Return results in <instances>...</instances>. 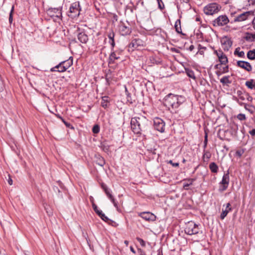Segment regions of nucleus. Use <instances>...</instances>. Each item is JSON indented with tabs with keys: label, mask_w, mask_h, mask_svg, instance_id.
<instances>
[{
	"label": "nucleus",
	"mask_w": 255,
	"mask_h": 255,
	"mask_svg": "<svg viewBox=\"0 0 255 255\" xmlns=\"http://www.w3.org/2000/svg\"><path fill=\"white\" fill-rule=\"evenodd\" d=\"M101 187L103 190L104 191L105 194L108 197V198L111 201V202L113 203L115 207H117V203H116L113 196L112 194L111 190L108 187V186L104 183L101 184Z\"/></svg>",
	"instance_id": "nucleus-11"
},
{
	"label": "nucleus",
	"mask_w": 255,
	"mask_h": 255,
	"mask_svg": "<svg viewBox=\"0 0 255 255\" xmlns=\"http://www.w3.org/2000/svg\"><path fill=\"white\" fill-rule=\"evenodd\" d=\"M71 58V57L70 58ZM61 63L63 67H62L61 71L65 72L73 64L72 59L70 60V59H69V60L62 61L61 62Z\"/></svg>",
	"instance_id": "nucleus-18"
},
{
	"label": "nucleus",
	"mask_w": 255,
	"mask_h": 255,
	"mask_svg": "<svg viewBox=\"0 0 255 255\" xmlns=\"http://www.w3.org/2000/svg\"><path fill=\"white\" fill-rule=\"evenodd\" d=\"M63 67L61 62H60L59 64L51 68L50 71L51 72H64V71H62L61 68Z\"/></svg>",
	"instance_id": "nucleus-24"
},
{
	"label": "nucleus",
	"mask_w": 255,
	"mask_h": 255,
	"mask_svg": "<svg viewBox=\"0 0 255 255\" xmlns=\"http://www.w3.org/2000/svg\"><path fill=\"white\" fill-rule=\"evenodd\" d=\"M109 102V97L104 96L102 98L101 106L105 109L108 107V103Z\"/></svg>",
	"instance_id": "nucleus-26"
},
{
	"label": "nucleus",
	"mask_w": 255,
	"mask_h": 255,
	"mask_svg": "<svg viewBox=\"0 0 255 255\" xmlns=\"http://www.w3.org/2000/svg\"><path fill=\"white\" fill-rule=\"evenodd\" d=\"M185 72L189 77L192 78L193 79H195L196 78L194 72L192 70L190 69H185Z\"/></svg>",
	"instance_id": "nucleus-27"
},
{
	"label": "nucleus",
	"mask_w": 255,
	"mask_h": 255,
	"mask_svg": "<svg viewBox=\"0 0 255 255\" xmlns=\"http://www.w3.org/2000/svg\"><path fill=\"white\" fill-rule=\"evenodd\" d=\"M138 216L144 220L148 222H153L156 220V217L150 212H143L139 213Z\"/></svg>",
	"instance_id": "nucleus-10"
},
{
	"label": "nucleus",
	"mask_w": 255,
	"mask_h": 255,
	"mask_svg": "<svg viewBox=\"0 0 255 255\" xmlns=\"http://www.w3.org/2000/svg\"><path fill=\"white\" fill-rule=\"evenodd\" d=\"M211 157V153L209 151L204 150V154L203 158H207V159H209Z\"/></svg>",
	"instance_id": "nucleus-38"
},
{
	"label": "nucleus",
	"mask_w": 255,
	"mask_h": 255,
	"mask_svg": "<svg viewBox=\"0 0 255 255\" xmlns=\"http://www.w3.org/2000/svg\"><path fill=\"white\" fill-rule=\"evenodd\" d=\"M62 120L67 127H70L71 125L70 123L65 122L63 119H62Z\"/></svg>",
	"instance_id": "nucleus-52"
},
{
	"label": "nucleus",
	"mask_w": 255,
	"mask_h": 255,
	"mask_svg": "<svg viewBox=\"0 0 255 255\" xmlns=\"http://www.w3.org/2000/svg\"><path fill=\"white\" fill-rule=\"evenodd\" d=\"M92 131L94 133H98L100 131V127L98 125H95L93 128Z\"/></svg>",
	"instance_id": "nucleus-37"
},
{
	"label": "nucleus",
	"mask_w": 255,
	"mask_h": 255,
	"mask_svg": "<svg viewBox=\"0 0 255 255\" xmlns=\"http://www.w3.org/2000/svg\"><path fill=\"white\" fill-rule=\"evenodd\" d=\"M237 118L240 121H244L246 120V116L243 114H239L237 116Z\"/></svg>",
	"instance_id": "nucleus-40"
},
{
	"label": "nucleus",
	"mask_w": 255,
	"mask_h": 255,
	"mask_svg": "<svg viewBox=\"0 0 255 255\" xmlns=\"http://www.w3.org/2000/svg\"><path fill=\"white\" fill-rule=\"evenodd\" d=\"M119 31L122 35H129L131 33L129 27L126 26L124 23H121L119 25Z\"/></svg>",
	"instance_id": "nucleus-15"
},
{
	"label": "nucleus",
	"mask_w": 255,
	"mask_h": 255,
	"mask_svg": "<svg viewBox=\"0 0 255 255\" xmlns=\"http://www.w3.org/2000/svg\"><path fill=\"white\" fill-rule=\"evenodd\" d=\"M230 211H228V209H223L222 210V212L221 214V215H220V218L222 219V220H223L224 219V218L227 216V215H228V213L230 212Z\"/></svg>",
	"instance_id": "nucleus-32"
},
{
	"label": "nucleus",
	"mask_w": 255,
	"mask_h": 255,
	"mask_svg": "<svg viewBox=\"0 0 255 255\" xmlns=\"http://www.w3.org/2000/svg\"><path fill=\"white\" fill-rule=\"evenodd\" d=\"M167 163L171 164L174 167H178L179 166L178 162H175V163L173 162V161L171 160L168 161Z\"/></svg>",
	"instance_id": "nucleus-42"
},
{
	"label": "nucleus",
	"mask_w": 255,
	"mask_h": 255,
	"mask_svg": "<svg viewBox=\"0 0 255 255\" xmlns=\"http://www.w3.org/2000/svg\"><path fill=\"white\" fill-rule=\"evenodd\" d=\"M220 82L223 85L228 84L231 83L229 80V76H224L220 79Z\"/></svg>",
	"instance_id": "nucleus-30"
},
{
	"label": "nucleus",
	"mask_w": 255,
	"mask_h": 255,
	"mask_svg": "<svg viewBox=\"0 0 255 255\" xmlns=\"http://www.w3.org/2000/svg\"><path fill=\"white\" fill-rule=\"evenodd\" d=\"M92 207L95 212H96L99 210L97 206L94 202H93L92 204Z\"/></svg>",
	"instance_id": "nucleus-48"
},
{
	"label": "nucleus",
	"mask_w": 255,
	"mask_h": 255,
	"mask_svg": "<svg viewBox=\"0 0 255 255\" xmlns=\"http://www.w3.org/2000/svg\"><path fill=\"white\" fill-rule=\"evenodd\" d=\"M115 34L113 31H111L108 34V37L109 39V43L111 44L112 48L111 50H113L114 47L115 46V42L114 40Z\"/></svg>",
	"instance_id": "nucleus-20"
},
{
	"label": "nucleus",
	"mask_w": 255,
	"mask_h": 255,
	"mask_svg": "<svg viewBox=\"0 0 255 255\" xmlns=\"http://www.w3.org/2000/svg\"><path fill=\"white\" fill-rule=\"evenodd\" d=\"M148 124L149 121L145 117H135L131 120V128L135 134H141L147 130Z\"/></svg>",
	"instance_id": "nucleus-1"
},
{
	"label": "nucleus",
	"mask_w": 255,
	"mask_h": 255,
	"mask_svg": "<svg viewBox=\"0 0 255 255\" xmlns=\"http://www.w3.org/2000/svg\"><path fill=\"white\" fill-rule=\"evenodd\" d=\"M207 141H208L207 134H206L205 135V139H204V146H203V147H204V149H205L206 146H207Z\"/></svg>",
	"instance_id": "nucleus-44"
},
{
	"label": "nucleus",
	"mask_w": 255,
	"mask_h": 255,
	"mask_svg": "<svg viewBox=\"0 0 255 255\" xmlns=\"http://www.w3.org/2000/svg\"><path fill=\"white\" fill-rule=\"evenodd\" d=\"M185 101V98L182 96L169 94L164 99L165 105L172 112H176V109Z\"/></svg>",
	"instance_id": "nucleus-2"
},
{
	"label": "nucleus",
	"mask_w": 255,
	"mask_h": 255,
	"mask_svg": "<svg viewBox=\"0 0 255 255\" xmlns=\"http://www.w3.org/2000/svg\"><path fill=\"white\" fill-rule=\"evenodd\" d=\"M158 3V8L162 10L164 8V5L162 0H156Z\"/></svg>",
	"instance_id": "nucleus-35"
},
{
	"label": "nucleus",
	"mask_w": 255,
	"mask_h": 255,
	"mask_svg": "<svg viewBox=\"0 0 255 255\" xmlns=\"http://www.w3.org/2000/svg\"><path fill=\"white\" fill-rule=\"evenodd\" d=\"M182 2L185 3H188L189 1V0H182Z\"/></svg>",
	"instance_id": "nucleus-61"
},
{
	"label": "nucleus",
	"mask_w": 255,
	"mask_h": 255,
	"mask_svg": "<svg viewBox=\"0 0 255 255\" xmlns=\"http://www.w3.org/2000/svg\"><path fill=\"white\" fill-rule=\"evenodd\" d=\"M145 42L139 38H135L132 40L131 42L129 44V47H132L134 49H139V48L144 46Z\"/></svg>",
	"instance_id": "nucleus-12"
},
{
	"label": "nucleus",
	"mask_w": 255,
	"mask_h": 255,
	"mask_svg": "<svg viewBox=\"0 0 255 255\" xmlns=\"http://www.w3.org/2000/svg\"><path fill=\"white\" fill-rule=\"evenodd\" d=\"M211 171L213 173H217L218 170V166L215 162H211L209 165Z\"/></svg>",
	"instance_id": "nucleus-25"
},
{
	"label": "nucleus",
	"mask_w": 255,
	"mask_h": 255,
	"mask_svg": "<svg viewBox=\"0 0 255 255\" xmlns=\"http://www.w3.org/2000/svg\"><path fill=\"white\" fill-rule=\"evenodd\" d=\"M195 180V179H188V182L184 183L183 185V187L185 189H187L188 187L192 184L193 182Z\"/></svg>",
	"instance_id": "nucleus-31"
},
{
	"label": "nucleus",
	"mask_w": 255,
	"mask_h": 255,
	"mask_svg": "<svg viewBox=\"0 0 255 255\" xmlns=\"http://www.w3.org/2000/svg\"><path fill=\"white\" fill-rule=\"evenodd\" d=\"M112 52L109 58V64H113L116 60L120 58L121 51L111 50Z\"/></svg>",
	"instance_id": "nucleus-13"
},
{
	"label": "nucleus",
	"mask_w": 255,
	"mask_h": 255,
	"mask_svg": "<svg viewBox=\"0 0 255 255\" xmlns=\"http://www.w3.org/2000/svg\"><path fill=\"white\" fill-rule=\"evenodd\" d=\"M229 22V19L227 15H221L213 21L214 26H221L227 24Z\"/></svg>",
	"instance_id": "nucleus-6"
},
{
	"label": "nucleus",
	"mask_w": 255,
	"mask_h": 255,
	"mask_svg": "<svg viewBox=\"0 0 255 255\" xmlns=\"http://www.w3.org/2000/svg\"><path fill=\"white\" fill-rule=\"evenodd\" d=\"M240 48H237L234 51V54L238 55L240 57H243L245 55V53L243 51H240Z\"/></svg>",
	"instance_id": "nucleus-28"
},
{
	"label": "nucleus",
	"mask_w": 255,
	"mask_h": 255,
	"mask_svg": "<svg viewBox=\"0 0 255 255\" xmlns=\"http://www.w3.org/2000/svg\"><path fill=\"white\" fill-rule=\"evenodd\" d=\"M130 251H131L133 253H134V254H135V251H134V249L133 248V247H130Z\"/></svg>",
	"instance_id": "nucleus-57"
},
{
	"label": "nucleus",
	"mask_w": 255,
	"mask_h": 255,
	"mask_svg": "<svg viewBox=\"0 0 255 255\" xmlns=\"http://www.w3.org/2000/svg\"><path fill=\"white\" fill-rule=\"evenodd\" d=\"M245 96L247 97V100L249 101H252L253 98L251 96H249L248 95H246Z\"/></svg>",
	"instance_id": "nucleus-51"
},
{
	"label": "nucleus",
	"mask_w": 255,
	"mask_h": 255,
	"mask_svg": "<svg viewBox=\"0 0 255 255\" xmlns=\"http://www.w3.org/2000/svg\"><path fill=\"white\" fill-rule=\"evenodd\" d=\"M221 7L216 3L208 4L204 7V12L206 15H213L218 12Z\"/></svg>",
	"instance_id": "nucleus-4"
},
{
	"label": "nucleus",
	"mask_w": 255,
	"mask_h": 255,
	"mask_svg": "<svg viewBox=\"0 0 255 255\" xmlns=\"http://www.w3.org/2000/svg\"><path fill=\"white\" fill-rule=\"evenodd\" d=\"M251 15L250 11L244 12L242 13L237 15L234 19V22L243 21L248 19V17Z\"/></svg>",
	"instance_id": "nucleus-16"
},
{
	"label": "nucleus",
	"mask_w": 255,
	"mask_h": 255,
	"mask_svg": "<svg viewBox=\"0 0 255 255\" xmlns=\"http://www.w3.org/2000/svg\"><path fill=\"white\" fill-rule=\"evenodd\" d=\"M7 182L10 185H11L12 184V180L9 176L8 179L7 180Z\"/></svg>",
	"instance_id": "nucleus-55"
},
{
	"label": "nucleus",
	"mask_w": 255,
	"mask_h": 255,
	"mask_svg": "<svg viewBox=\"0 0 255 255\" xmlns=\"http://www.w3.org/2000/svg\"><path fill=\"white\" fill-rule=\"evenodd\" d=\"M228 210V211H232V209L231 207V204L228 203L226 204V208Z\"/></svg>",
	"instance_id": "nucleus-49"
},
{
	"label": "nucleus",
	"mask_w": 255,
	"mask_h": 255,
	"mask_svg": "<svg viewBox=\"0 0 255 255\" xmlns=\"http://www.w3.org/2000/svg\"><path fill=\"white\" fill-rule=\"evenodd\" d=\"M201 49H206L205 47H202L201 46V45H199V51L198 52L200 54H203V53H204V51L203 50H201Z\"/></svg>",
	"instance_id": "nucleus-45"
},
{
	"label": "nucleus",
	"mask_w": 255,
	"mask_h": 255,
	"mask_svg": "<svg viewBox=\"0 0 255 255\" xmlns=\"http://www.w3.org/2000/svg\"><path fill=\"white\" fill-rule=\"evenodd\" d=\"M249 132L251 135L253 136L255 135V129H253L252 130H250Z\"/></svg>",
	"instance_id": "nucleus-53"
},
{
	"label": "nucleus",
	"mask_w": 255,
	"mask_h": 255,
	"mask_svg": "<svg viewBox=\"0 0 255 255\" xmlns=\"http://www.w3.org/2000/svg\"><path fill=\"white\" fill-rule=\"evenodd\" d=\"M214 53L217 55L220 62V64L215 65L216 68H219L221 65H225L228 63V58L222 50H214Z\"/></svg>",
	"instance_id": "nucleus-7"
},
{
	"label": "nucleus",
	"mask_w": 255,
	"mask_h": 255,
	"mask_svg": "<svg viewBox=\"0 0 255 255\" xmlns=\"http://www.w3.org/2000/svg\"><path fill=\"white\" fill-rule=\"evenodd\" d=\"M174 27H175V29L176 31L178 33L183 34L182 33L181 27V25H180V19H177L175 21Z\"/></svg>",
	"instance_id": "nucleus-23"
},
{
	"label": "nucleus",
	"mask_w": 255,
	"mask_h": 255,
	"mask_svg": "<svg viewBox=\"0 0 255 255\" xmlns=\"http://www.w3.org/2000/svg\"><path fill=\"white\" fill-rule=\"evenodd\" d=\"M185 232L189 235H195L199 232V226L192 221L189 222L185 228Z\"/></svg>",
	"instance_id": "nucleus-5"
},
{
	"label": "nucleus",
	"mask_w": 255,
	"mask_h": 255,
	"mask_svg": "<svg viewBox=\"0 0 255 255\" xmlns=\"http://www.w3.org/2000/svg\"><path fill=\"white\" fill-rule=\"evenodd\" d=\"M241 99H242V100H244L245 99V98L243 97V96H241Z\"/></svg>",
	"instance_id": "nucleus-64"
},
{
	"label": "nucleus",
	"mask_w": 255,
	"mask_h": 255,
	"mask_svg": "<svg viewBox=\"0 0 255 255\" xmlns=\"http://www.w3.org/2000/svg\"><path fill=\"white\" fill-rule=\"evenodd\" d=\"M194 49V46L193 45H190V47H189V50L191 51H192Z\"/></svg>",
	"instance_id": "nucleus-56"
},
{
	"label": "nucleus",
	"mask_w": 255,
	"mask_h": 255,
	"mask_svg": "<svg viewBox=\"0 0 255 255\" xmlns=\"http://www.w3.org/2000/svg\"><path fill=\"white\" fill-rule=\"evenodd\" d=\"M96 213L99 217L103 213V212L99 209Z\"/></svg>",
	"instance_id": "nucleus-54"
},
{
	"label": "nucleus",
	"mask_w": 255,
	"mask_h": 255,
	"mask_svg": "<svg viewBox=\"0 0 255 255\" xmlns=\"http://www.w3.org/2000/svg\"><path fill=\"white\" fill-rule=\"evenodd\" d=\"M253 24L254 28L255 29V17L254 18V19L253 20Z\"/></svg>",
	"instance_id": "nucleus-58"
},
{
	"label": "nucleus",
	"mask_w": 255,
	"mask_h": 255,
	"mask_svg": "<svg viewBox=\"0 0 255 255\" xmlns=\"http://www.w3.org/2000/svg\"><path fill=\"white\" fill-rule=\"evenodd\" d=\"M100 217L104 221L108 222L110 221V219L104 214L103 213Z\"/></svg>",
	"instance_id": "nucleus-41"
},
{
	"label": "nucleus",
	"mask_w": 255,
	"mask_h": 255,
	"mask_svg": "<svg viewBox=\"0 0 255 255\" xmlns=\"http://www.w3.org/2000/svg\"><path fill=\"white\" fill-rule=\"evenodd\" d=\"M229 71V66H226L225 67L223 68L222 73H227Z\"/></svg>",
	"instance_id": "nucleus-46"
},
{
	"label": "nucleus",
	"mask_w": 255,
	"mask_h": 255,
	"mask_svg": "<svg viewBox=\"0 0 255 255\" xmlns=\"http://www.w3.org/2000/svg\"><path fill=\"white\" fill-rule=\"evenodd\" d=\"M136 239L139 243V244L142 247H144L145 246V243L142 239L139 237H137Z\"/></svg>",
	"instance_id": "nucleus-39"
},
{
	"label": "nucleus",
	"mask_w": 255,
	"mask_h": 255,
	"mask_svg": "<svg viewBox=\"0 0 255 255\" xmlns=\"http://www.w3.org/2000/svg\"><path fill=\"white\" fill-rule=\"evenodd\" d=\"M247 57L251 60L255 59V50H250L247 53Z\"/></svg>",
	"instance_id": "nucleus-29"
},
{
	"label": "nucleus",
	"mask_w": 255,
	"mask_h": 255,
	"mask_svg": "<svg viewBox=\"0 0 255 255\" xmlns=\"http://www.w3.org/2000/svg\"><path fill=\"white\" fill-rule=\"evenodd\" d=\"M171 50L177 53H179V50L175 48H171Z\"/></svg>",
	"instance_id": "nucleus-50"
},
{
	"label": "nucleus",
	"mask_w": 255,
	"mask_h": 255,
	"mask_svg": "<svg viewBox=\"0 0 255 255\" xmlns=\"http://www.w3.org/2000/svg\"><path fill=\"white\" fill-rule=\"evenodd\" d=\"M236 153L239 156H241L242 155V153L241 152V151H237Z\"/></svg>",
	"instance_id": "nucleus-60"
},
{
	"label": "nucleus",
	"mask_w": 255,
	"mask_h": 255,
	"mask_svg": "<svg viewBox=\"0 0 255 255\" xmlns=\"http://www.w3.org/2000/svg\"><path fill=\"white\" fill-rule=\"evenodd\" d=\"M106 80L107 82L109 83V78L108 77V75L107 74L106 76Z\"/></svg>",
	"instance_id": "nucleus-59"
},
{
	"label": "nucleus",
	"mask_w": 255,
	"mask_h": 255,
	"mask_svg": "<svg viewBox=\"0 0 255 255\" xmlns=\"http://www.w3.org/2000/svg\"><path fill=\"white\" fill-rule=\"evenodd\" d=\"M126 92L127 96V100L128 101H129L131 100V96L130 94L128 92L127 88H126Z\"/></svg>",
	"instance_id": "nucleus-47"
},
{
	"label": "nucleus",
	"mask_w": 255,
	"mask_h": 255,
	"mask_svg": "<svg viewBox=\"0 0 255 255\" xmlns=\"http://www.w3.org/2000/svg\"><path fill=\"white\" fill-rule=\"evenodd\" d=\"M220 186H219V191L220 192H222L224 191H225L229 185H226V184H219Z\"/></svg>",
	"instance_id": "nucleus-34"
},
{
	"label": "nucleus",
	"mask_w": 255,
	"mask_h": 255,
	"mask_svg": "<svg viewBox=\"0 0 255 255\" xmlns=\"http://www.w3.org/2000/svg\"><path fill=\"white\" fill-rule=\"evenodd\" d=\"M81 7L79 1L75 2L71 4L68 16L72 18L78 17L80 13Z\"/></svg>",
	"instance_id": "nucleus-3"
},
{
	"label": "nucleus",
	"mask_w": 255,
	"mask_h": 255,
	"mask_svg": "<svg viewBox=\"0 0 255 255\" xmlns=\"http://www.w3.org/2000/svg\"><path fill=\"white\" fill-rule=\"evenodd\" d=\"M90 200H91V201L92 203H93V202H94V201H93V198L92 197H91V198Z\"/></svg>",
	"instance_id": "nucleus-63"
},
{
	"label": "nucleus",
	"mask_w": 255,
	"mask_h": 255,
	"mask_svg": "<svg viewBox=\"0 0 255 255\" xmlns=\"http://www.w3.org/2000/svg\"><path fill=\"white\" fill-rule=\"evenodd\" d=\"M124 243L127 246L128 244V241H125Z\"/></svg>",
	"instance_id": "nucleus-62"
},
{
	"label": "nucleus",
	"mask_w": 255,
	"mask_h": 255,
	"mask_svg": "<svg viewBox=\"0 0 255 255\" xmlns=\"http://www.w3.org/2000/svg\"><path fill=\"white\" fill-rule=\"evenodd\" d=\"M237 66L246 70L248 72L251 71L252 67L250 63L244 61H238L237 62Z\"/></svg>",
	"instance_id": "nucleus-17"
},
{
	"label": "nucleus",
	"mask_w": 255,
	"mask_h": 255,
	"mask_svg": "<svg viewBox=\"0 0 255 255\" xmlns=\"http://www.w3.org/2000/svg\"><path fill=\"white\" fill-rule=\"evenodd\" d=\"M222 48L225 51H228L232 45V42L228 38H223L221 40Z\"/></svg>",
	"instance_id": "nucleus-14"
},
{
	"label": "nucleus",
	"mask_w": 255,
	"mask_h": 255,
	"mask_svg": "<svg viewBox=\"0 0 255 255\" xmlns=\"http://www.w3.org/2000/svg\"><path fill=\"white\" fill-rule=\"evenodd\" d=\"M97 163L98 164V165L101 166H103L105 164V161L104 158L99 155Z\"/></svg>",
	"instance_id": "nucleus-33"
},
{
	"label": "nucleus",
	"mask_w": 255,
	"mask_h": 255,
	"mask_svg": "<svg viewBox=\"0 0 255 255\" xmlns=\"http://www.w3.org/2000/svg\"><path fill=\"white\" fill-rule=\"evenodd\" d=\"M154 128L160 132H163L165 130V123L160 118H155L153 120Z\"/></svg>",
	"instance_id": "nucleus-8"
},
{
	"label": "nucleus",
	"mask_w": 255,
	"mask_h": 255,
	"mask_svg": "<svg viewBox=\"0 0 255 255\" xmlns=\"http://www.w3.org/2000/svg\"><path fill=\"white\" fill-rule=\"evenodd\" d=\"M230 181V177L229 171L227 173L224 174L222 177V181L220 182L219 184H226L229 185Z\"/></svg>",
	"instance_id": "nucleus-21"
},
{
	"label": "nucleus",
	"mask_w": 255,
	"mask_h": 255,
	"mask_svg": "<svg viewBox=\"0 0 255 255\" xmlns=\"http://www.w3.org/2000/svg\"><path fill=\"white\" fill-rule=\"evenodd\" d=\"M62 8H49L46 10L47 14L51 17H56L60 18L62 17Z\"/></svg>",
	"instance_id": "nucleus-9"
},
{
	"label": "nucleus",
	"mask_w": 255,
	"mask_h": 255,
	"mask_svg": "<svg viewBox=\"0 0 255 255\" xmlns=\"http://www.w3.org/2000/svg\"><path fill=\"white\" fill-rule=\"evenodd\" d=\"M14 11V6L13 5L11 7L10 13H9V22L10 23H11L13 20L12 18V14Z\"/></svg>",
	"instance_id": "nucleus-36"
},
{
	"label": "nucleus",
	"mask_w": 255,
	"mask_h": 255,
	"mask_svg": "<svg viewBox=\"0 0 255 255\" xmlns=\"http://www.w3.org/2000/svg\"><path fill=\"white\" fill-rule=\"evenodd\" d=\"M247 38L249 39H251V40H255V32L254 33L250 34Z\"/></svg>",
	"instance_id": "nucleus-43"
},
{
	"label": "nucleus",
	"mask_w": 255,
	"mask_h": 255,
	"mask_svg": "<svg viewBox=\"0 0 255 255\" xmlns=\"http://www.w3.org/2000/svg\"><path fill=\"white\" fill-rule=\"evenodd\" d=\"M77 37L78 40L82 43H86L89 39L88 35L84 32L79 33Z\"/></svg>",
	"instance_id": "nucleus-19"
},
{
	"label": "nucleus",
	"mask_w": 255,
	"mask_h": 255,
	"mask_svg": "<svg viewBox=\"0 0 255 255\" xmlns=\"http://www.w3.org/2000/svg\"><path fill=\"white\" fill-rule=\"evenodd\" d=\"M245 85L251 89L255 90V80L251 79L246 81Z\"/></svg>",
	"instance_id": "nucleus-22"
}]
</instances>
